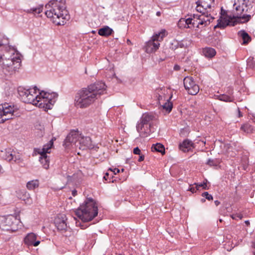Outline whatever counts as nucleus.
I'll return each mask as SVG.
<instances>
[{"mask_svg":"<svg viewBox=\"0 0 255 255\" xmlns=\"http://www.w3.org/2000/svg\"><path fill=\"white\" fill-rule=\"evenodd\" d=\"M104 83L99 82L91 84L87 88H82L76 94L75 98V106L80 108H86L106 93Z\"/></svg>","mask_w":255,"mask_h":255,"instance_id":"nucleus-1","label":"nucleus"},{"mask_svg":"<svg viewBox=\"0 0 255 255\" xmlns=\"http://www.w3.org/2000/svg\"><path fill=\"white\" fill-rule=\"evenodd\" d=\"M45 7L46 15L57 25H64L69 19L65 0H51Z\"/></svg>","mask_w":255,"mask_h":255,"instance_id":"nucleus-2","label":"nucleus"},{"mask_svg":"<svg viewBox=\"0 0 255 255\" xmlns=\"http://www.w3.org/2000/svg\"><path fill=\"white\" fill-rule=\"evenodd\" d=\"M253 3L254 0H235V11L233 15L238 22L244 23L249 21L253 12Z\"/></svg>","mask_w":255,"mask_h":255,"instance_id":"nucleus-3","label":"nucleus"},{"mask_svg":"<svg viewBox=\"0 0 255 255\" xmlns=\"http://www.w3.org/2000/svg\"><path fill=\"white\" fill-rule=\"evenodd\" d=\"M75 213L83 222L90 221L98 215L97 204L92 198H87L84 204L80 205L76 210Z\"/></svg>","mask_w":255,"mask_h":255,"instance_id":"nucleus-4","label":"nucleus"},{"mask_svg":"<svg viewBox=\"0 0 255 255\" xmlns=\"http://www.w3.org/2000/svg\"><path fill=\"white\" fill-rule=\"evenodd\" d=\"M214 17L211 16V14L202 13L201 14H194L192 17L188 18H182L178 22V25L182 27L184 25L185 27L187 26L188 28H191L192 25L193 27L202 28L208 25L210 22L211 20H213Z\"/></svg>","mask_w":255,"mask_h":255,"instance_id":"nucleus-5","label":"nucleus"},{"mask_svg":"<svg viewBox=\"0 0 255 255\" xmlns=\"http://www.w3.org/2000/svg\"><path fill=\"white\" fill-rule=\"evenodd\" d=\"M14 48L12 49V55L7 58L4 54L0 53V69L5 75L11 74L15 71L20 65L21 59L17 54H14Z\"/></svg>","mask_w":255,"mask_h":255,"instance_id":"nucleus-6","label":"nucleus"},{"mask_svg":"<svg viewBox=\"0 0 255 255\" xmlns=\"http://www.w3.org/2000/svg\"><path fill=\"white\" fill-rule=\"evenodd\" d=\"M37 87L26 89L22 87L18 88L17 91L21 100L25 103L32 104L41 108V96L37 95Z\"/></svg>","mask_w":255,"mask_h":255,"instance_id":"nucleus-7","label":"nucleus"},{"mask_svg":"<svg viewBox=\"0 0 255 255\" xmlns=\"http://www.w3.org/2000/svg\"><path fill=\"white\" fill-rule=\"evenodd\" d=\"M154 118V116L151 114L147 113L142 115L140 122L137 124L136 127V130L140 137H147L149 134L150 122L152 121Z\"/></svg>","mask_w":255,"mask_h":255,"instance_id":"nucleus-8","label":"nucleus"},{"mask_svg":"<svg viewBox=\"0 0 255 255\" xmlns=\"http://www.w3.org/2000/svg\"><path fill=\"white\" fill-rule=\"evenodd\" d=\"M19 223V220L12 215L0 216V229L2 230L15 231Z\"/></svg>","mask_w":255,"mask_h":255,"instance_id":"nucleus-9","label":"nucleus"},{"mask_svg":"<svg viewBox=\"0 0 255 255\" xmlns=\"http://www.w3.org/2000/svg\"><path fill=\"white\" fill-rule=\"evenodd\" d=\"M165 30H163L160 32L154 34L151 39L146 42L145 46V52L151 53L155 52L159 47V41L162 40L165 36Z\"/></svg>","mask_w":255,"mask_h":255,"instance_id":"nucleus-10","label":"nucleus"},{"mask_svg":"<svg viewBox=\"0 0 255 255\" xmlns=\"http://www.w3.org/2000/svg\"><path fill=\"white\" fill-rule=\"evenodd\" d=\"M17 111V109L14 106L9 105L7 103L0 105V124H2L6 121L13 119Z\"/></svg>","mask_w":255,"mask_h":255,"instance_id":"nucleus-11","label":"nucleus"},{"mask_svg":"<svg viewBox=\"0 0 255 255\" xmlns=\"http://www.w3.org/2000/svg\"><path fill=\"white\" fill-rule=\"evenodd\" d=\"M41 100V108L45 109V110L51 109L53 105L55 103L58 94L55 92H47L42 91L39 93Z\"/></svg>","mask_w":255,"mask_h":255,"instance_id":"nucleus-12","label":"nucleus"},{"mask_svg":"<svg viewBox=\"0 0 255 255\" xmlns=\"http://www.w3.org/2000/svg\"><path fill=\"white\" fill-rule=\"evenodd\" d=\"M53 140L54 139L52 138L47 144L44 145L41 149H38L37 152L40 155L39 161L46 169H47L49 166V158L47 155V153L50 152L49 150L53 145Z\"/></svg>","mask_w":255,"mask_h":255,"instance_id":"nucleus-13","label":"nucleus"},{"mask_svg":"<svg viewBox=\"0 0 255 255\" xmlns=\"http://www.w3.org/2000/svg\"><path fill=\"white\" fill-rule=\"evenodd\" d=\"M184 86L189 94L196 95L199 91V87L192 77L187 76L183 80Z\"/></svg>","mask_w":255,"mask_h":255,"instance_id":"nucleus-14","label":"nucleus"},{"mask_svg":"<svg viewBox=\"0 0 255 255\" xmlns=\"http://www.w3.org/2000/svg\"><path fill=\"white\" fill-rule=\"evenodd\" d=\"M214 0H198L196 10L200 13L210 14L212 10V5L214 4Z\"/></svg>","mask_w":255,"mask_h":255,"instance_id":"nucleus-15","label":"nucleus"},{"mask_svg":"<svg viewBox=\"0 0 255 255\" xmlns=\"http://www.w3.org/2000/svg\"><path fill=\"white\" fill-rule=\"evenodd\" d=\"M81 134L77 131H71L67 136L66 139L64 140V145L66 147H69L70 145L74 144L76 146H78V145L76 144L79 142V139L81 136Z\"/></svg>","mask_w":255,"mask_h":255,"instance_id":"nucleus-16","label":"nucleus"},{"mask_svg":"<svg viewBox=\"0 0 255 255\" xmlns=\"http://www.w3.org/2000/svg\"><path fill=\"white\" fill-rule=\"evenodd\" d=\"M238 20L236 18H234L233 15H227V16L223 19H218L217 24L214 26V28L220 27L224 28L228 25L234 26Z\"/></svg>","mask_w":255,"mask_h":255,"instance_id":"nucleus-17","label":"nucleus"},{"mask_svg":"<svg viewBox=\"0 0 255 255\" xmlns=\"http://www.w3.org/2000/svg\"><path fill=\"white\" fill-rule=\"evenodd\" d=\"M78 144L79 148L82 150L94 149L96 147L92 143L91 138L89 136L84 137L81 135Z\"/></svg>","mask_w":255,"mask_h":255,"instance_id":"nucleus-18","label":"nucleus"},{"mask_svg":"<svg viewBox=\"0 0 255 255\" xmlns=\"http://www.w3.org/2000/svg\"><path fill=\"white\" fill-rule=\"evenodd\" d=\"M37 236L33 233H30L26 235L23 239L24 243L27 246H38L40 241L37 240Z\"/></svg>","mask_w":255,"mask_h":255,"instance_id":"nucleus-19","label":"nucleus"},{"mask_svg":"<svg viewBox=\"0 0 255 255\" xmlns=\"http://www.w3.org/2000/svg\"><path fill=\"white\" fill-rule=\"evenodd\" d=\"M54 223L57 230L61 233L65 231L67 226V218L64 215L58 216L55 219Z\"/></svg>","mask_w":255,"mask_h":255,"instance_id":"nucleus-20","label":"nucleus"},{"mask_svg":"<svg viewBox=\"0 0 255 255\" xmlns=\"http://www.w3.org/2000/svg\"><path fill=\"white\" fill-rule=\"evenodd\" d=\"M179 149L184 152L190 151L194 148V144L188 139H186L179 145Z\"/></svg>","mask_w":255,"mask_h":255,"instance_id":"nucleus-21","label":"nucleus"},{"mask_svg":"<svg viewBox=\"0 0 255 255\" xmlns=\"http://www.w3.org/2000/svg\"><path fill=\"white\" fill-rule=\"evenodd\" d=\"M13 152V150L11 148H6L3 150H1L0 152V157L3 159L11 161L12 159V153Z\"/></svg>","mask_w":255,"mask_h":255,"instance_id":"nucleus-22","label":"nucleus"},{"mask_svg":"<svg viewBox=\"0 0 255 255\" xmlns=\"http://www.w3.org/2000/svg\"><path fill=\"white\" fill-rule=\"evenodd\" d=\"M233 90H230L228 92V94H222L219 96L218 99L220 101H224L226 102H232L234 100V97L233 95Z\"/></svg>","mask_w":255,"mask_h":255,"instance_id":"nucleus-23","label":"nucleus"},{"mask_svg":"<svg viewBox=\"0 0 255 255\" xmlns=\"http://www.w3.org/2000/svg\"><path fill=\"white\" fill-rule=\"evenodd\" d=\"M238 35L242 38L243 44H247L251 40V36L245 30H242L239 31L238 32Z\"/></svg>","mask_w":255,"mask_h":255,"instance_id":"nucleus-24","label":"nucleus"},{"mask_svg":"<svg viewBox=\"0 0 255 255\" xmlns=\"http://www.w3.org/2000/svg\"><path fill=\"white\" fill-rule=\"evenodd\" d=\"M113 32V29L108 26H105L98 30V34L100 35L106 37L111 35Z\"/></svg>","mask_w":255,"mask_h":255,"instance_id":"nucleus-25","label":"nucleus"},{"mask_svg":"<svg viewBox=\"0 0 255 255\" xmlns=\"http://www.w3.org/2000/svg\"><path fill=\"white\" fill-rule=\"evenodd\" d=\"M203 55L208 58H212L216 54L215 50L211 47H206L203 49Z\"/></svg>","mask_w":255,"mask_h":255,"instance_id":"nucleus-26","label":"nucleus"},{"mask_svg":"<svg viewBox=\"0 0 255 255\" xmlns=\"http://www.w3.org/2000/svg\"><path fill=\"white\" fill-rule=\"evenodd\" d=\"M11 156L12 157V160H13L16 163L22 166V164H23V159L21 158V155L19 153L16 152L13 150V152H12Z\"/></svg>","mask_w":255,"mask_h":255,"instance_id":"nucleus-27","label":"nucleus"},{"mask_svg":"<svg viewBox=\"0 0 255 255\" xmlns=\"http://www.w3.org/2000/svg\"><path fill=\"white\" fill-rule=\"evenodd\" d=\"M247 69L255 71V58L250 57L247 60Z\"/></svg>","mask_w":255,"mask_h":255,"instance_id":"nucleus-28","label":"nucleus"},{"mask_svg":"<svg viewBox=\"0 0 255 255\" xmlns=\"http://www.w3.org/2000/svg\"><path fill=\"white\" fill-rule=\"evenodd\" d=\"M172 96L171 95L170 97L167 99L166 102L163 103V105H161L163 109H165L166 111L170 112L172 110L173 105L172 103L170 101L172 98Z\"/></svg>","mask_w":255,"mask_h":255,"instance_id":"nucleus-29","label":"nucleus"},{"mask_svg":"<svg viewBox=\"0 0 255 255\" xmlns=\"http://www.w3.org/2000/svg\"><path fill=\"white\" fill-rule=\"evenodd\" d=\"M39 186V181L38 180H33L27 183L26 187L29 190H34Z\"/></svg>","mask_w":255,"mask_h":255,"instance_id":"nucleus-30","label":"nucleus"},{"mask_svg":"<svg viewBox=\"0 0 255 255\" xmlns=\"http://www.w3.org/2000/svg\"><path fill=\"white\" fill-rule=\"evenodd\" d=\"M152 150L156 151L159 152H160L161 153H164V146L159 143H157L155 144H153V145L151 147Z\"/></svg>","mask_w":255,"mask_h":255,"instance_id":"nucleus-31","label":"nucleus"},{"mask_svg":"<svg viewBox=\"0 0 255 255\" xmlns=\"http://www.w3.org/2000/svg\"><path fill=\"white\" fill-rule=\"evenodd\" d=\"M241 129L248 133L252 132L254 130L253 126L249 124H245L242 125L241 127Z\"/></svg>","mask_w":255,"mask_h":255,"instance_id":"nucleus-32","label":"nucleus"},{"mask_svg":"<svg viewBox=\"0 0 255 255\" xmlns=\"http://www.w3.org/2000/svg\"><path fill=\"white\" fill-rule=\"evenodd\" d=\"M43 9L42 6H38L37 7H32L27 10V11L29 13H40Z\"/></svg>","mask_w":255,"mask_h":255,"instance_id":"nucleus-33","label":"nucleus"},{"mask_svg":"<svg viewBox=\"0 0 255 255\" xmlns=\"http://www.w3.org/2000/svg\"><path fill=\"white\" fill-rule=\"evenodd\" d=\"M61 233L63 235V236L65 237H71L73 235V233L71 230V229L68 227H67L66 230H65V231H62Z\"/></svg>","mask_w":255,"mask_h":255,"instance_id":"nucleus-34","label":"nucleus"},{"mask_svg":"<svg viewBox=\"0 0 255 255\" xmlns=\"http://www.w3.org/2000/svg\"><path fill=\"white\" fill-rule=\"evenodd\" d=\"M206 164L210 166H216L218 165V162L216 159H209L206 162Z\"/></svg>","mask_w":255,"mask_h":255,"instance_id":"nucleus-35","label":"nucleus"},{"mask_svg":"<svg viewBox=\"0 0 255 255\" xmlns=\"http://www.w3.org/2000/svg\"><path fill=\"white\" fill-rule=\"evenodd\" d=\"M202 196L209 201L212 200L213 199V196L211 194H209L207 192L203 193Z\"/></svg>","mask_w":255,"mask_h":255,"instance_id":"nucleus-36","label":"nucleus"},{"mask_svg":"<svg viewBox=\"0 0 255 255\" xmlns=\"http://www.w3.org/2000/svg\"><path fill=\"white\" fill-rule=\"evenodd\" d=\"M232 218L234 220H236L237 218L240 219H242L243 217V215L241 213H236L235 214H233L231 216Z\"/></svg>","mask_w":255,"mask_h":255,"instance_id":"nucleus-37","label":"nucleus"},{"mask_svg":"<svg viewBox=\"0 0 255 255\" xmlns=\"http://www.w3.org/2000/svg\"><path fill=\"white\" fill-rule=\"evenodd\" d=\"M196 184V188L197 190H199V187H202L203 189H207V184L206 183H201L200 184Z\"/></svg>","mask_w":255,"mask_h":255,"instance_id":"nucleus-38","label":"nucleus"},{"mask_svg":"<svg viewBox=\"0 0 255 255\" xmlns=\"http://www.w3.org/2000/svg\"><path fill=\"white\" fill-rule=\"evenodd\" d=\"M133 152L135 154L140 155V150L138 147H136L133 149Z\"/></svg>","mask_w":255,"mask_h":255,"instance_id":"nucleus-39","label":"nucleus"},{"mask_svg":"<svg viewBox=\"0 0 255 255\" xmlns=\"http://www.w3.org/2000/svg\"><path fill=\"white\" fill-rule=\"evenodd\" d=\"M110 170H111L112 172H113V174L116 175L117 173L120 172V169L117 168H115L114 169H112L111 168L109 169Z\"/></svg>","mask_w":255,"mask_h":255,"instance_id":"nucleus-40","label":"nucleus"},{"mask_svg":"<svg viewBox=\"0 0 255 255\" xmlns=\"http://www.w3.org/2000/svg\"><path fill=\"white\" fill-rule=\"evenodd\" d=\"M188 190L191 191L192 193H194V192H196V190H197L196 189V187H191L188 189Z\"/></svg>","mask_w":255,"mask_h":255,"instance_id":"nucleus-41","label":"nucleus"},{"mask_svg":"<svg viewBox=\"0 0 255 255\" xmlns=\"http://www.w3.org/2000/svg\"><path fill=\"white\" fill-rule=\"evenodd\" d=\"M144 159V156L142 154L141 155H139V157L138 158V161L139 162H141L142 161H143Z\"/></svg>","mask_w":255,"mask_h":255,"instance_id":"nucleus-42","label":"nucleus"},{"mask_svg":"<svg viewBox=\"0 0 255 255\" xmlns=\"http://www.w3.org/2000/svg\"><path fill=\"white\" fill-rule=\"evenodd\" d=\"M174 70L175 71H178L180 69V67L178 65H175L173 68Z\"/></svg>","mask_w":255,"mask_h":255,"instance_id":"nucleus-43","label":"nucleus"},{"mask_svg":"<svg viewBox=\"0 0 255 255\" xmlns=\"http://www.w3.org/2000/svg\"><path fill=\"white\" fill-rule=\"evenodd\" d=\"M163 97L161 95H159L158 100L159 104L161 105V101H162Z\"/></svg>","mask_w":255,"mask_h":255,"instance_id":"nucleus-44","label":"nucleus"},{"mask_svg":"<svg viewBox=\"0 0 255 255\" xmlns=\"http://www.w3.org/2000/svg\"><path fill=\"white\" fill-rule=\"evenodd\" d=\"M109 173H106L105 175V176H104V179L105 180H108V178H109Z\"/></svg>","mask_w":255,"mask_h":255,"instance_id":"nucleus-45","label":"nucleus"},{"mask_svg":"<svg viewBox=\"0 0 255 255\" xmlns=\"http://www.w3.org/2000/svg\"><path fill=\"white\" fill-rule=\"evenodd\" d=\"M238 117L239 118L242 117L243 116L242 114L241 113L240 110L239 108H238Z\"/></svg>","mask_w":255,"mask_h":255,"instance_id":"nucleus-46","label":"nucleus"},{"mask_svg":"<svg viewBox=\"0 0 255 255\" xmlns=\"http://www.w3.org/2000/svg\"><path fill=\"white\" fill-rule=\"evenodd\" d=\"M214 203L216 206H218L220 205V202L218 200H216L214 201Z\"/></svg>","mask_w":255,"mask_h":255,"instance_id":"nucleus-47","label":"nucleus"},{"mask_svg":"<svg viewBox=\"0 0 255 255\" xmlns=\"http://www.w3.org/2000/svg\"><path fill=\"white\" fill-rule=\"evenodd\" d=\"M72 195L75 196L76 195H77V191L76 190H74L72 191Z\"/></svg>","mask_w":255,"mask_h":255,"instance_id":"nucleus-48","label":"nucleus"},{"mask_svg":"<svg viewBox=\"0 0 255 255\" xmlns=\"http://www.w3.org/2000/svg\"><path fill=\"white\" fill-rule=\"evenodd\" d=\"M245 224L247 225V226H249L250 225V222L249 221L247 220V221H246L245 222Z\"/></svg>","mask_w":255,"mask_h":255,"instance_id":"nucleus-49","label":"nucleus"},{"mask_svg":"<svg viewBox=\"0 0 255 255\" xmlns=\"http://www.w3.org/2000/svg\"><path fill=\"white\" fill-rule=\"evenodd\" d=\"M160 14H161V13H160V11H157V12H156V15H157V16H160Z\"/></svg>","mask_w":255,"mask_h":255,"instance_id":"nucleus-50","label":"nucleus"},{"mask_svg":"<svg viewBox=\"0 0 255 255\" xmlns=\"http://www.w3.org/2000/svg\"><path fill=\"white\" fill-rule=\"evenodd\" d=\"M201 201L202 203H203V202H205V199H204V198H202V199H201Z\"/></svg>","mask_w":255,"mask_h":255,"instance_id":"nucleus-51","label":"nucleus"},{"mask_svg":"<svg viewBox=\"0 0 255 255\" xmlns=\"http://www.w3.org/2000/svg\"><path fill=\"white\" fill-rule=\"evenodd\" d=\"M2 170V168L1 166L0 165V173L1 172Z\"/></svg>","mask_w":255,"mask_h":255,"instance_id":"nucleus-52","label":"nucleus"},{"mask_svg":"<svg viewBox=\"0 0 255 255\" xmlns=\"http://www.w3.org/2000/svg\"><path fill=\"white\" fill-rule=\"evenodd\" d=\"M127 43H128V44H130V43H131V42H130V41L129 39H128V40H127Z\"/></svg>","mask_w":255,"mask_h":255,"instance_id":"nucleus-53","label":"nucleus"},{"mask_svg":"<svg viewBox=\"0 0 255 255\" xmlns=\"http://www.w3.org/2000/svg\"><path fill=\"white\" fill-rule=\"evenodd\" d=\"M177 48V46L176 45H175V46H174V47H172V49H174H174H176V48Z\"/></svg>","mask_w":255,"mask_h":255,"instance_id":"nucleus-54","label":"nucleus"},{"mask_svg":"<svg viewBox=\"0 0 255 255\" xmlns=\"http://www.w3.org/2000/svg\"><path fill=\"white\" fill-rule=\"evenodd\" d=\"M174 43H175L178 44V42H177V41H174Z\"/></svg>","mask_w":255,"mask_h":255,"instance_id":"nucleus-55","label":"nucleus"},{"mask_svg":"<svg viewBox=\"0 0 255 255\" xmlns=\"http://www.w3.org/2000/svg\"><path fill=\"white\" fill-rule=\"evenodd\" d=\"M124 171V169H122V171L123 172Z\"/></svg>","mask_w":255,"mask_h":255,"instance_id":"nucleus-56","label":"nucleus"}]
</instances>
